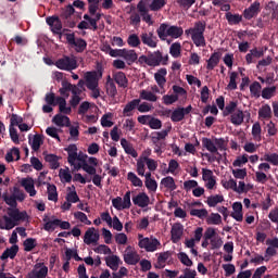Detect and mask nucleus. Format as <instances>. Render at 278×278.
Instances as JSON below:
<instances>
[{"label":"nucleus","instance_id":"obj_1","mask_svg":"<svg viewBox=\"0 0 278 278\" xmlns=\"http://www.w3.org/2000/svg\"><path fill=\"white\" fill-rule=\"evenodd\" d=\"M205 22H195L194 26L185 30L186 36H191V40L195 47H206L205 41Z\"/></svg>","mask_w":278,"mask_h":278},{"label":"nucleus","instance_id":"obj_2","mask_svg":"<svg viewBox=\"0 0 278 278\" xmlns=\"http://www.w3.org/2000/svg\"><path fill=\"white\" fill-rule=\"evenodd\" d=\"M7 214L8 215L3 216L5 225L4 227H1V229H5L7 231L14 229V226L18 225L16 223H20V220L25 222L29 218L27 211L21 212L18 208H8Z\"/></svg>","mask_w":278,"mask_h":278},{"label":"nucleus","instance_id":"obj_3","mask_svg":"<svg viewBox=\"0 0 278 278\" xmlns=\"http://www.w3.org/2000/svg\"><path fill=\"white\" fill-rule=\"evenodd\" d=\"M103 77V72H86L85 81L88 90L91 91L92 99H99L101 97V89L99 88V81Z\"/></svg>","mask_w":278,"mask_h":278},{"label":"nucleus","instance_id":"obj_4","mask_svg":"<svg viewBox=\"0 0 278 278\" xmlns=\"http://www.w3.org/2000/svg\"><path fill=\"white\" fill-rule=\"evenodd\" d=\"M168 0H140L137 4L138 12H144V8H148L150 12H160L166 7Z\"/></svg>","mask_w":278,"mask_h":278},{"label":"nucleus","instance_id":"obj_5","mask_svg":"<svg viewBox=\"0 0 278 278\" xmlns=\"http://www.w3.org/2000/svg\"><path fill=\"white\" fill-rule=\"evenodd\" d=\"M56 68H60V71H75L79 66L77 64V60L75 58L66 56L64 55L63 58L56 60L55 62Z\"/></svg>","mask_w":278,"mask_h":278},{"label":"nucleus","instance_id":"obj_6","mask_svg":"<svg viewBox=\"0 0 278 278\" xmlns=\"http://www.w3.org/2000/svg\"><path fill=\"white\" fill-rule=\"evenodd\" d=\"M139 249H144L148 253H154V251L159 248L162 247V243L157 238L154 237H146L143 239H140L138 243Z\"/></svg>","mask_w":278,"mask_h":278},{"label":"nucleus","instance_id":"obj_7","mask_svg":"<svg viewBox=\"0 0 278 278\" xmlns=\"http://www.w3.org/2000/svg\"><path fill=\"white\" fill-rule=\"evenodd\" d=\"M67 43L71 47H76V52L77 53H84L85 49L88 47V42L85 41L83 38H75V33L72 34H65Z\"/></svg>","mask_w":278,"mask_h":278},{"label":"nucleus","instance_id":"obj_8","mask_svg":"<svg viewBox=\"0 0 278 278\" xmlns=\"http://www.w3.org/2000/svg\"><path fill=\"white\" fill-rule=\"evenodd\" d=\"M49 275V267L45 263H37L34 265L31 271H29L26 278H47Z\"/></svg>","mask_w":278,"mask_h":278},{"label":"nucleus","instance_id":"obj_9","mask_svg":"<svg viewBox=\"0 0 278 278\" xmlns=\"http://www.w3.org/2000/svg\"><path fill=\"white\" fill-rule=\"evenodd\" d=\"M260 12H262V3L256 0L249 8L244 9L243 18L251 21V18H255Z\"/></svg>","mask_w":278,"mask_h":278},{"label":"nucleus","instance_id":"obj_10","mask_svg":"<svg viewBox=\"0 0 278 278\" xmlns=\"http://www.w3.org/2000/svg\"><path fill=\"white\" fill-rule=\"evenodd\" d=\"M140 38H141L142 45H144L146 47H149L150 49H156L157 42H160V40L157 39V36H155L153 31L142 33L140 35Z\"/></svg>","mask_w":278,"mask_h":278},{"label":"nucleus","instance_id":"obj_11","mask_svg":"<svg viewBox=\"0 0 278 278\" xmlns=\"http://www.w3.org/2000/svg\"><path fill=\"white\" fill-rule=\"evenodd\" d=\"M47 25L51 27L52 34H58L59 36H62V20H60V16L52 15L46 18Z\"/></svg>","mask_w":278,"mask_h":278},{"label":"nucleus","instance_id":"obj_12","mask_svg":"<svg viewBox=\"0 0 278 278\" xmlns=\"http://www.w3.org/2000/svg\"><path fill=\"white\" fill-rule=\"evenodd\" d=\"M151 160V149H147L137 160V174L139 177H144V159Z\"/></svg>","mask_w":278,"mask_h":278},{"label":"nucleus","instance_id":"obj_13","mask_svg":"<svg viewBox=\"0 0 278 278\" xmlns=\"http://www.w3.org/2000/svg\"><path fill=\"white\" fill-rule=\"evenodd\" d=\"M134 205L138 207L144 208L149 207V203H151V198L146 192H140L137 195L132 197Z\"/></svg>","mask_w":278,"mask_h":278},{"label":"nucleus","instance_id":"obj_14","mask_svg":"<svg viewBox=\"0 0 278 278\" xmlns=\"http://www.w3.org/2000/svg\"><path fill=\"white\" fill-rule=\"evenodd\" d=\"M267 48H253L250 50V52L245 55V62L247 64H253L255 61H253V58L256 60H260V58H264V53H266Z\"/></svg>","mask_w":278,"mask_h":278},{"label":"nucleus","instance_id":"obj_15","mask_svg":"<svg viewBox=\"0 0 278 278\" xmlns=\"http://www.w3.org/2000/svg\"><path fill=\"white\" fill-rule=\"evenodd\" d=\"M124 262L129 266H136L140 262V255H138V252L132 251L131 247H128L127 253L124 254Z\"/></svg>","mask_w":278,"mask_h":278},{"label":"nucleus","instance_id":"obj_16","mask_svg":"<svg viewBox=\"0 0 278 278\" xmlns=\"http://www.w3.org/2000/svg\"><path fill=\"white\" fill-rule=\"evenodd\" d=\"M99 231L94 229V227L89 228L84 236L85 244H97L99 242Z\"/></svg>","mask_w":278,"mask_h":278},{"label":"nucleus","instance_id":"obj_17","mask_svg":"<svg viewBox=\"0 0 278 278\" xmlns=\"http://www.w3.org/2000/svg\"><path fill=\"white\" fill-rule=\"evenodd\" d=\"M43 230L45 231H55V229H58V218H55V216H52L51 218L49 217V215L45 214L43 215Z\"/></svg>","mask_w":278,"mask_h":278},{"label":"nucleus","instance_id":"obj_18","mask_svg":"<svg viewBox=\"0 0 278 278\" xmlns=\"http://www.w3.org/2000/svg\"><path fill=\"white\" fill-rule=\"evenodd\" d=\"M170 24L169 23H162L160 24L159 28L156 29L157 37L163 42L170 37Z\"/></svg>","mask_w":278,"mask_h":278},{"label":"nucleus","instance_id":"obj_19","mask_svg":"<svg viewBox=\"0 0 278 278\" xmlns=\"http://www.w3.org/2000/svg\"><path fill=\"white\" fill-rule=\"evenodd\" d=\"M22 188L29 194V197H34L37 194L36 187L34 186V178H23L21 181Z\"/></svg>","mask_w":278,"mask_h":278},{"label":"nucleus","instance_id":"obj_20","mask_svg":"<svg viewBox=\"0 0 278 278\" xmlns=\"http://www.w3.org/2000/svg\"><path fill=\"white\" fill-rule=\"evenodd\" d=\"M70 165L73 166V170H81L83 168L88 175H96L97 173V168L88 163H75L74 161V163Z\"/></svg>","mask_w":278,"mask_h":278},{"label":"nucleus","instance_id":"obj_21","mask_svg":"<svg viewBox=\"0 0 278 278\" xmlns=\"http://www.w3.org/2000/svg\"><path fill=\"white\" fill-rule=\"evenodd\" d=\"M123 60H125L126 64L128 66H131V64L138 62V53H136V50H129L124 48V52L122 54Z\"/></svg>","mask_w":278,"mask_h":278},{"label":"nucleus","instance_id":"obj_22","mask_svg":"<svg viewBox=\"0 0 278 278\" xmlns=\"http://www.w3.org/2000/svg\"><path fill=\"white\" fill-rule=\"evenodd\" d=\"M113 79L119 88H127V86H129V80L124 72H114Z\"/></svg>","mask_w":278,"mask_h":278},{"label":"nucleus","instance_id":"obj_23","mask_svg":"<svg viewBox=\"0 0 278 278\" xmlns=\"http://www.w3.org/2000/svg\"><path fill=\"white\" fill-rule=\"evenodd\" d=\"M104 260H105L106 266L114 271L118 270V267L121 266V264H123V262L121 261V257H118L117 255H109Z\"/></svg>","mask_w":278,"mask_h":278},{"label":"nucleus","instance_id":"obj_24","mask_svg":"<svg viewBox=\"0 0 278 278\" xmlns=\"http://www.w3.org/2000/svg\"><path fill=\"white\" fill-rule=\"evenodd\" d=\"M258 118L261 121H270L273 118V109L270 104H264L258 109Z\"/></svg>","mask_w":278,"mask_h":278},{"label":"nucleus","instance_id":"obj_25","mask_svg":"<svg viewBox=\"0 0 278 278\" xmlns=\"http://www.w3.org/2000/svg\"><path fill=\"white\" fill-rule=\"evenodd\" d=\"M166 75H168V71H166L165 67L160 68L157 73L154 74V79L157 86L162 89H164V86H166Z\"/></svg>","mask_w":278,"mask_h":278},{"label":"nucleus","instance_id":"obj_26","mask_svg":"<svg viewBox=\"0 0 278 278\" xmlns=\"http://www.w3.org/2000/svg\"><path fill=\"white\" fill-rule=\"evenodd\" d=\"M52 123L56 125V127H71V118L66 115L56 114L52 118Z\"/></svg>","mask_w":278,"mask_h":278},{"label":"nucleus","instance_id":"obj_27","mask_svg":"<svg viewBox=\"0 0 278 278\" xmlns=\"http://www.w3.org/2000/svg\"><path fill=\"white\" fill-rule=\"evenodd\" d=\"M202 147L206 149V151H208L210 153H216V155H219L220 157V153H218V148L216 147L214 140L207 137L202 138Z\"/></svg>","mask_w":278,"mask_h":278},{"label":"nucleus","instance_id":"obj_28","mask_svg":"<svg viewBox=\"0 0 278 278\" xmlns=\"http://www.w3.org/2000/svg\"><path fill=\"white\" fill-rule=\"evenodd\" d=\"M220 52H214L210 59L206 61V70L214 71L216 66L220 63Z\"/></svg>","mask_w":278,"mask_h":278},{"label":"nucleus","instance_id":"obj_29","mask_svg":"<svg viewBox=\"0 0 278 278\" xmlns=\"http://www.w3.org/2000/svg\"><path fill=\"white\" fill-rule=\"evenodd\" d=\"M17 253H18V245L14 244L11 248L4 250V252L0 256V260H2V262H4V260H8L9 257L10 260H14Z\"/></svg>","mask_w":278,"mask_h":278},{"label":"nucleus","instance_id":"obj_30","mask_svg":"<svg viewBox=\"0 0 278 278\" xmlns=\"http://www.w3.org/2000/svg\"><path fill=\"white\" fill-rule=\"evenodd\" d=\"M121 146L123 147L127 155H131V157H138V152L136 151V149H134V146H131V143L127 141V139H121Z\"/></svg>","mask_w":278,"mask_h":278},{"label":"nucleus","instance_id":"obj_31","mask_svg":"<svg viewBox=\"0 0 278 278\" xmlns=\"http://www.w3.org/2000/svg\"><path fill=\"white\" fill-rule=\"evenodd\" d=\"M230 123L236 126H240L244 123V112L242 110H237L230 115Z\"/></svg>","mask_w":278,"mask_h":278},{"label":"nucleus","instance_id":"obj_32","mask_svg":"<svg viewBox=\"0 0 278 278\" xmlns=\"http://www.w3.org/2000/svg\"><path fill=\"white\" fill-rule=\"evenodd\" d=\"M138 105H140V99H134L128 102L123 110L124 116H132L131 111L136 110V108L138 109Z\"/></svg>","mask_w":278,"mask_h":278},{"label":"nucleus","instance_id":"obj_33","mask_svg":"<svg viewBox=\"0 0 278 278\" xmlns=\"http://www.w3.org/2000/svg\"><path fill=\"white\" fill-rule=\"evenodd\" d=\"M65 151L67 152V162L68 164H74V162H77V146L76 144H70L67 148H65Z\"/></svg>","mask_w":278,"mask_h":278},{"label":"nucleus","instance_id":"obj_34","mask_svg":"<svg viewBox=\"0 0 278 278\" xmlns=\"http://www.w3.org/2000/svg\"><path fill=\"white\" fill-rule=\"evenodd\" d=\"M150 66H160L162 64V52L156 50L149 53Z\"/></svg>","mask_w":278,"mask_h":278},{"label":"nucleus","instance_id":"obj_35","mask_svg":"<svg viewBox=\"0 0 278 278\" xmlns=\"http://www.w3.org/2000/svg\"><path fill=\"white\" fill-rule=\"evenodd\" d=\"M172 127L169 126L167 129L162 131H155L152 134V142L153 144H157L160 140H166L168 132L170 131Z\"/></svg>","mask_w":278,"mask_h":278},{"label":"nucleus","instance_id":"obj_36","mask_svg":"<svg viewBox=\"0 0 278 278\" xmlns=\"http://www.w3.org/2000/svg\"><path fill=\"white\" fill-rule=\"evenodd\" d=\"M46 162H49L50 168L52 170H58L60 168V157L55 154H47L45 156Z\"/></svg>","mask_w":278,"mask_h":278},{"label":"nucleus","instance_id":"obj_37","mask_svg":"<svg viewBox=\"0 0 278 278\" xmlns=\"http://www.w3.org/2000/svg\"><path fill=\"white\" fill-rule=\"evenodd\" d=\"M48 201L58 203V187L55 185L47 184Z\"/></svg>","mask_w":278,"mask_h":278},{"label":"nucleus","instance_id":"obj_38","mask_svg":"<svg viewBox=\"0 0 278 278\" xmlns=\"http://www.w3.org/2000/svg\"><path fill=\"white\" fill-rule=\"evenodd\" d=\"M182 36L184 28L181 26L169 24V38H174L175 40H177V38H181Z\"/></svg>","mask_w":278,"mask_h":278},{"label":"nucleus","instance_id":"obj_39","mask_svg":"<svg viewBox=\"0 0 278 278\" xmlns=\"http://www.w3.org/2000/svg\"><path fill=\"white\" fill-rule=\"evenodd\" d=\"M226 21H228V25H240L242 23V15L233 14L231 12L226 13Z\"/></svg>","mask_w":278,"mask_h":278},{"label":"nucleus","instance_id":"obj_40","mask_svg":"<svg viewBox=\"0 0 278 278\" xmlns=\"http://www.w3.org/2000/svg\"><path fill=\"white\" fill-rule=\"evenodd\" d=\"M250 92L254 99H260V97H262V85L260 81H254L250 85Z\"/></svg>","mask_w":278,"mask_h":278},{"label":"nucleus","instance_id":"obj_41","mask_svg":"<svg viewBox=\"0 0 278 278\" xmlns=\"http://www.w3.org/2000/svg\"><path fill=\"white\" fill-rule=\"evenodd\" d=\"M190 216H195V218H200V220H205V218L210 216V213L207 212V208H192L190 211Z\"/></svg>","mask_w":278,"mask_h":278},{"label":"nucleus","instance_id":"obj_42","mask_svg":"<svg viewBox=\"0 0 278 278\" xmlns=\"http://www.w3.org/2000/svg\"><path fill=\"white\" fill-rule=\"evenodd\" d=\"M161 186H164V188H167V190L172 191L177 188V184H175V178H173L172 176L162 178Z\"/></svg>","mask_w":278,"mask_h":278},{"label":"nucleus","instance_id":"obj_43","mask_svg":"<svg viewBox=\"0 0 278 278\" xmlns=\"http://www.w3.org/2000/svg\"><path fill=\"white\" fill-rule=\"evenodd\" d=\"M238 109V102L230 101L229 103L224 106L223 116L227 117L230 116V114H233L236 110Z\"/></svg>","mask_w":278,"mask_h":278},{"label":"nucleus","instance_id":"obj_44","mask_svg":"<svg viewBox=\"0 0 278 278\" xmlns=\"http://www.w3.org/2000/svg\"><path fill=\"white\" fill-rule=\"evenodd\" d=\"M142 43V39L137 34H131L127 38V45L128 47H132L134 49L140 47Z\"/></svg>","mask_w":278,"mask_h":278},{"label":"nucleus","instance_id":"obj_45","mask_svg":"<svg viewBox=\"0 0 278 278\" xmlns=\"http://www.w3.org/2000/svg\"><path fill=\"white\" fill-rule=\"evenodd\" d=\"M140 99H142V101H150L152 103H155V101H157V96H155V93H153L152 91H147V90H141L140 94H139Z\"/></svg>","mask_w":278,"mask_h":278},{"label":"nucleus","instance_id":"obj_46","mask_svg":"<svg viewBox=\"0 0 278 278\" xmlns=\"http://www.w3.org/2000/svg\"><path fill=\"white\" fill-rule=\"evenodd\" d=\"M172 255H173V252H170V251L160 253L159 257H157L159 265H156L155 268H163L164 265H162V264H166L167 260L169 257H172Z\"/></svg>","mask_w":278,"mask_h":278},{"label":"nucleus","instance_id":"obj_47","mask_svg":"<svg viewBox=\"0 0 278 278\" xmlns=\"http://www.w3.org/2000/svg\"><path fill=\"white\" fill-rule=\"evenodd\" d=\"M65 263L63 264L64 273H68L71 270V260H73V250L66 249L64 255Z\"/></svg>","mask_w":278,"mask_h":278},{"label":"nucleus","instance_id":"obj_48","mask_svg":"<svg viewBox=\"0 0 278 278\" xmlns=\"http://www.w3.org/2000/svg\"><path fill=\"white\" fill-rule=\"evenodd\" d=\"M225 201V198L220 194L210 195L206 200V204L208 207H216L217 203H223Z\"/></svg>","mask_w":278,"mask_h":278},{"label":"nucleus","instance_id":"obj_49","mask_svg":"<svg viewBox=\"0 0 278 278\" xmlns=\"http://www.w3.org/2000/svg\"><path fill=\"white\" fill-rule=\"evenodd\" d=\"M146 166L148 167V170H150V173H154V170H157V161L146 157L143 159L144 172L147 170Z\"/></svg>","mask_w":278,"mask_h":278},{"label":"nucleus","instance_id":"obj_50","mask_svg":"<svg viewBox=\"0 0 278 278\" xmlns=\"http://www.w3.org/2000/svg\"><path fill=\"white\" fill-rule=\"evenodd\" d=\"M220 223H223V217L218 213H211L206 217L207 225H220Z\"/></svg>","mask_w":278,"mask_h":278},{"label":"nucleus","instance_id":"obj_51","mask_svg":"<svg viewBox=\"0 0 278 278\" xmlns=\"http://www.w3.org/2000/svg\"><path fill=\"white\" fill-rule=\"evenodd\" d=\"M184 118H186V116L184 115V112L181 111L180 108H177L172 112V115H170L172 123H181Z\"/></svg>","mask_w":278,"mask_h":278},{"label":"nucleus","instance_id":"obj_52","mask_svg":"<svg viewBox=\"0 0 278 278\" xmlns=\"http://www.w3.org/2000/svg\"><path fill=\"white\" fill-rule=\"evenodd\" d=\"M33 151H39L42 144V137L40 135H35L33 139L28 140Z\"/></svg>","mask_w":278,"mask_h":278},{"label":"nucleus","instance_id":"obj_53","mask_svg":"<svg viewBox=\"0 0 278 278\" xmlns=\"http://www.w3.org/2000/svg\"><path fill=\"white\" fill-rule=\"evenodd\" d=\"M252 136L256 142L262 140V125L258 122L254 123L252 126Z\"/></svg>","mask_w":278,"mask_h":278},{"label":"nucleus","instance_id":"obj_54","mask_svg":"<svg viewBox=\"0 0 278 278\" xmlns=\"http://www.w3.org/2000/svg\"><path fill=\"white\" fill-rule=\"evenodd\" d=\"M261 162H268L269 164H273V166H278V154L271 153V154H264L263 157H261Z\"/></svg>","mask_w":278,"mask_h":278},{"label":"nucleus","instance_id":"obj_55","mask_svg":"<svg viewBox=\"0 0 278 278\" xmlns=\"http://www.w3.org/2000/svg\"><path fill=\"white\" fill-rule=\"evenodd\" d=\"M277 92V87L276 86H271V87H265L262 90L261 97H263L264 99H273V97H275V93Z\"/></svg>","mask_w":278,"mask_h":278},{"label":"nucleus","instance_id":"obj_56","mask_svg":"<svg viewBox=\"0 0 278 278\" xmlns=\"http://www.w3.org/2000/svg\"><path fill=\"white\" fill-rule=\"evenodd\" d=\"M127 179H128V181H130L132 184V186H135L137 188H142V186H143L142 179L137 177L134 172H129L127 174Z\"/></svg>","mask_w":278,"mask_h":278},{"label":"nucleus","instance_id":"obj_57","mask_svg":"<svg viewBox=\"0 0 278 278\" xmlns=\"http://www.w3.org/2000/svg\"><path fill=\"white\" fill-rule=\"evenodd\" d=\"M169 53L172 58H179L181 55V43L180 42L172 43L169 48Z\"/></svg>","mask_w":278,"mask_h":278},{"label":"nucleus","instance_id":"obj_58","mask_svg":"<svg viewBox=\"0 0 278 278\" xmlns=\"http://www.w3.org/2000/svg\"><path fill=\"white\" fill-rule=\"evenodd\" d=\"M23 244H24V251H26V253L34 251V249H36L37 247L36 239L34 238H27Z\"/></svg>","mask_w":278,"mask_h":278},{"label":"nucleus","instance_id":"obj_59","mask_svg":"<svg viewBox=\"0 0 278 278\" xmlns=\"http://www.w3.org/2000/svg\"><path fill=\"white\" fill-rule=\"evenodd\" d=\"M59 176L61 179H64L66 184H71V181H73V175H71V170L68 169V167H66L65 169L61 168L59 172Z\"/></svg>","mask_w":278,"mask_h":278},{"label":"nucleus","instance_id":"obj_60","mask_svg":"<svg viewBox=\"0 0 278 278\" xmlns=\"http://www.w3.org/2000/svg\"><path fill=\"white\" fill-rule=\"evenodd\" d=\"M162 99H163L164 105H173V103H177V101H179V97L175 96V93L165 94L163 96Z\"/></svg>","mask_w":278,"mask_h":278},{"label":"nucleus","instance_id":"obj_61","mask_svg":"<svg viewBox=\"0 0 278 278\" xmlns=\"http://www.w3.org/2000/svg\"><path fill=\"white\" fill-rule=\"evenodd\" d=\"M72 188L74 190L68 192L65 199L68 203H79V195L77 194V191H75V186H72Z\"/></svg>","mask_w":278,"mask_h":278},{"label":"nucleus","instance_id":"obj_62","mask_svg":"<svg viewBox=\"0 0 278 278\" xmlns=\"http://www.w3.org/2000/svg\"><path fill=\"white\" fill-rule=\"evenodd\" d=\"M178 260L184 264V266H192V260H190V256L186 252H179L178 253Z\"/></svg>","mask_w":278,"mask_h":278},{"label":"nucleus","instance_id":"obj_63","mask_svg":"<svg viewBox=\"0 0 278 278\" xmlns=\"http://www.w3.org/2000/svg\"><path fill=\"white\" fill-rule=\"evenodd\" d=\"M72 14H75V8L71 4H68L65 10L61 13V18L64 21H68L71 18Z\"/></svg>","mask_w":278,"mask_h":278},{"label":"nucleus","instance_id":"obj_64","mask_svg":"<svg viewBox=\"0 0 278 278\" xmlns=\"http://www.w3.org/2000/svg\"><path fill=\"white\" fill-rule=\"evenodd\" d=\"M89 3L88 10L91 16L97 14V10H99V0H87Z\"/></svg>","mask_w":278,"mask_h":278}]
</instances>
